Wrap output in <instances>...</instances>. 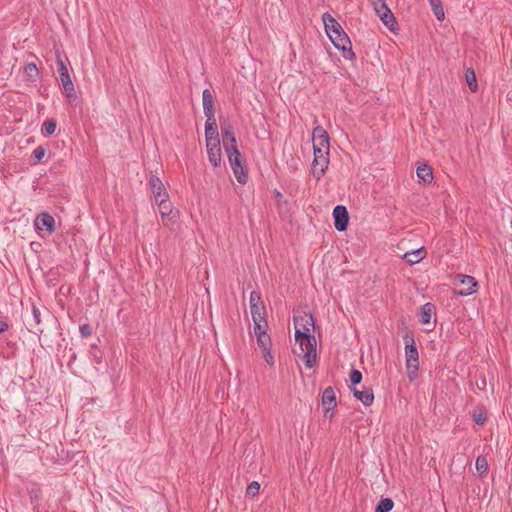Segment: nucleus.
Wrapping results in <instances>:
<instances>
[{
    "instance_id": "393cba45",
    "label": "nucleus",
    "mask_w": 512,
    "mask_h": 512,
    "mask_svg": "<svg viewBox=\"0 0 512 512\" xmlns=\"http://www.w3.org/2000/svg\"><path fill=\"white\" fill-rule=\"evenodd\" d=\"M425 256H426V251H425V248H423V247L416 249V250L406 252L404 254V258L410 264H416V263L420 262L422 259H424Z\"/></svg>"
},
{
    "instance_id": "49530a36",
    "label": "nucleus",
    "mask_w": 512,
    "mask_h": 512,
    "mask_svg": "<svg viewBox=\"0 0 512 512\" xmlns=\"http://www.w3.org/2000/svg\"><path fill=\"white\" fill-rule=\"evenodd\" d=\"M369 1L371 2V4H372V6H373V7H374V6H378L379 4H381V3H384V2H385V0H369Z\"/></svg>"
},
{
    "instance_id": "f03ea898",
    "label": "nucleus",
    "mask_w": 512,
    "mask_h": 512,
    "mask_svg": "<svg viewBox=\"0 0 512 512\" xmlns=\"http://www.w3.org/2000/svg\"><path fill=\"white\" fill-rule=\"evenodd\" d=\"M249 305L254 330H260V325L267 324V321L265 318L266 308L259 291H252L250 293Z\"/></svg>"
},
{
    "instance_id": "f8f14e48",
    "label": "nucleus",
    "mask_w": 512,
    "mask_h": 512,
    "mask_svg": "<svg viewBox=\"0 0 512 512\" xmlns=\"http://www.w3.org/2000/svg\"><path fill=\"white\" fill-rule=\"evenodd\" d=\"M34 225L37 230H43L45 228L49 234L55 231V219L47 212L38 215L34 221Z\"/></svg>"
},
{
    "instance_id": "9b49d317",
    "label": "nucleus",
    "mask_w": 512,
    "mask_h": 512,
    "mask_svg": "<svg viewBox=\"0 0 512 512\" xmlns=\"http://www.w3.org/2000/svg\"><path fill=\"white\" fill-rule=\"evenodd\" d=\"M330 149V137L322 126L313 129V148Z\"/></svg>"
},
{
    "instance_id": "c03bdc74",
    "label": "nucleus",
    "mask_w": 512,
    "mask_h": 512,
    "mask_svg": "<svg viewBox=\"0 0 512 512\" xmlns=\"http://www.w3.org/2000/svg\"><path fill=\"white\" fill-rule=\"evenodd\" d=\"M428 1H429V4H430L431 8L434 7V6H438V5H440L442 3L441 0H428Z\"/></svg>"
},
{
    "instance_id": "39448f33",
    "label": "nucleus",
    "mask_w": 512,
    "mask_h": 512,
    "mask_svg": "<svg viewBox=\"0 0 512 512\" xmlns=\"http://www.w3.org/2000/svg\"><path fill=\"white\" fill-rule=\"evenodd\" d=\"M314 159L312 162V174L316 180H320L325 174L329 165V150L322 149L321 147L313 148Z\"/></svg>"
},
{
    "instance_id": "5701e85b",
    "label": "nucleus",
    "mask_w": 512,
    "mask_h": 512,
    "mask_svg": "<svg viewBox=\"0 0 512 512\" xmlns=\"http://www.w3.org/2000/svg\"><path fill=\"white\" fill-rule=\"evenodd\" d=\"M41 323V312L38 307L32 304L31 311V320H28L29 330L36 333L37 331H41L38 326Z\"/></svg>"
},
{
    "instance_id": "58836bf2",
    "label": "nucleus",
    "mask_w": 512,
    "mask_h": 512,
    "mask_svg": "<svg viewBox=\"0 0 512 512\" xmlns=\"http://www.w3.org/2000/svg\"><path fill=\"white\" fill-rule=\"evenodd\" d=\"M374 10L379 17L383 15V12L385 13L391 11L386 2L381 3L378 6H374Z\"/></svg>"
},
{
    "instance_id": "6ab92c4d",
    "label": "nucleus",
    "mask_w": 512,
    "mask_h": 512,
    "mask_svg": "<svg viewBox=\"0 0 512 512\" xmlns=\"http://www.w3.org/2000/svg\"><path fill=\"white\" fill-rule=\"evenodd\" d=\"M406 367L410 381L417 378L419 369V354H406Z\"/></svg>"
},
{
    "instance_id": "ddd939ff",
    "label": "nucleus",
    "mask_w": 512,
    "mask_h": 512,
    "mask_svg": "<svg viewBox=\"0 0 512 512\" xmlns=\"http://www.w3.org/2000/svg\"><path fill=\"white\" fill-rule=\"evenodd\" d=\"M457 278L460 279V284L465 286L464 288L455 291L457 295L469 296L476 292L475 287L477 286V282L474 277L469 275H458Z\"/></svg>"
},
{
    "instance_id": "c85d7f7f",
    "label": "nucleus",
    "mask_w": 512,
    "mask_h": 512,
    "mask_svg": "<svg viewBox=\"0 0 512 512\" xmlns=\"http://www.w3.org/2000/svg\"><path fill=\"white\" fill-rule=\"evenodd\" d=\"M56 126H57V124L54 119H46L42 124L41 132L45 136H50V135L54 134V132L56 130Z\"/></svg>"
},
{
    "instance_id": "7c9ffc66",
    "label": "nucleus",
    "mask_w": 512,
    "mask_h": 512,
    "mask_svg": "<svg viewBox=\"0 0 512 512\" xmlns=\"http://www.w3.org/2000/svg\"><path fill=\"white\" fill-rule=\"evenodd\" d=\"M475 466H476L477 472L480 473L481 475L487 473L488 461H487L486 457L478 456L476 459Z\"/></svg>"
},
{
    "instance_id": "f3484780",
    "label": "nucleus",
    "mask_w": 512,
    "mask_h": 512,
    "mask_svg": "<svg viewBox=\"0 0 512 512\" xmlns=\"http://www.w3.org/2000/svg\"><path fill=\"white\" fill-rule=\"evenodd\" d=\"M336 394L332 387H327L322 394V407L325 413L331 412L335 409Z\"/></svg>"
},
{
    "instance_id": "7ed1b4c3",
    "label": "nucleus",
    "mask_w": 512,
    "mask_h": 512,
    "mask_svg": "<svg viewBox=\"0 0 512 512\" xmlns=\"http://www.w3.org/2000/svg\"><path fill=\"white\" fill-rule=\"evenodd\" d=\"M229 164L233 170L234 176L240 184H246L248 180V172L245 160L238 149L226 152Z\"/></svg>"
},
{
    "instance_id": "20e7f679",
    "label": "nucleus",
    "mask_w": 512,
    "mask_h": 512,
    "mask_svg": "<svg viewBox=\"0 0 512 512\" xmlns=\"http://www.w3.org/2000/svg\"><path fill=\"white\" fill-rule=\"evenodd\" d=\"M56 63L60 75V82L62 84L63 92L68 101L72 102L76 99V91L74 88V84L71 80V77L69 75L68 69L59 53L56 54Z\"/></svg>"
},
{
    "instance_id": "423d86ee",
    "label": "nucleus",
    "mask_w": 512,
    "mask_h": 512,
    "mask_svg": "<svg viewBox=\"0 0 512 512\" xmlns=\"http://www.w3.org/2000/svg\"><path fill=\"white\" fill-rule=\"evenodd\" d=\"M293 322L295 334H298V332H314V318L311 313L298 310L293 315Z\"/></svg>"
},
{
    "instance_id": "dca6fc26",
    "label": "nucleus",
    "mask_w": 512,
    "mask_h": 512,
    "mask_svg": "<svg viewBox=\"0 0 512 512\" xmlns=\"http://www.w3.org/2000/svg\"><path fill=\"white\" fill-rule=\"evenodd\" d=\"M149 187L155 197V201L158 202V199L161 198H169V195L164 187L162 181L155 175H152L148 181Z\"/></svg>"
},
{
    "instance_id": "2f4dec72",
    "label": "nucleus",
    "mask_w": 512,
    "mask_h": 512,
    "mask_svg": "<svg viewBox=\"0 0 512 512\" xmlns=\"http://www.w3.org/2000/svg\"><path fill=\"white\" fill-rule=\"evenodd\" d=\"M301 360L307 368H312L317 362V354H300Z\"/></svg>"
},
{
    "instance_id": "c756f323",
    "label": "nucleus",
    "mask_w": 512,
    "mask_h": 512,
    "mask_svg": "<svg viewBox=\"0 0 512 512\" xmlns=\"http://www.w3.org/2000/svg\"><path fill=\"white\" fill-rule=\"evenodd\" d=\"M394 502L390 498H384L379 501L376 506L375 512H389L392 510Z\"/></svg>"
},
{
    "instance_id": "79ce46f5",
    "label": "nucleus",
    "mask_w": 512,
    "mask_h": 512,
    "mask_svg": "<svg viewBox=\"0 0 512 512\" xmlns=\"http://www.w3.org/2000/svg\"><path fill=\"white\" fill-rule=\"evenodd\" d=\"M264 355H265V361L269 365H273L274 364V354H264Z\"/></svg>"
},
{
    "instance_id": "a211bd4d",
    "label": "nucleus",
    "mask_w": 512,
    "mask_h": 512,
    "mask_svg": "<svg viewBox=\"0 0 512 512\" xmlns=\"http://www.w3.org/2000/svg\"><path fill=\"white\" fill-rule=\"evenodd\" d=\"M202 105L205 117L215 116L213 94L208 88L202 92Z\"/></svg>"
},
{
    "instance_id": "a19ab883",
    "label": "nucleus",
    "mask_w": 512,
    "mask_h": 512,
    "mask_svg": "<svg viewBox=\"0 0 512 512\" xmlns=\"http://www.w3.org/2000/svg\"><path fill=\"white\" fill-rule=\"evenodd\" d=\"M274 198H275V201L277 203H280L282 201V199H283V195H282V193L280 191L275 190L274 191Z\"/></svg>"
},
{
    "instance_id": "4468645a",
    "label": "nucleus",
    "mask_w": 512,
    "mask_h": 512,
    "mask_svg": "<svg viewBox=\"0 0 512 512\" xmlns=\"http://www.w3.org/2000/svg\"><path fill=\"white\" fill-rule=\"evenodd\" d=\"M159 207L160 215L163 219L164 225H169V222H172L175 218V214H173L172 205L169 201V198H161L156 202Z\"/></svg>"
},
{
    "instance_id": "412c9836",
    "label": "nucleus",
    "mask_w": 512,
    "mask_h": 512,
    "mask_svg": "<svg viewBox=\"0 0 512 512\" xmlns=\"http://www.w3.org/2000/svg\"><path fill=\"white\" fill-rule=\"evenodd\" d=\"M205 137L206 141L213 140V137L219 138L217 122L215 116L206 117L205 122Z\"/></svg>"
},
{
    "instance_id": "473e14b6",
    "label": "nucleus",
    "mask_w": 512,
    "mask_h": 512,
    "mask_svg": "<svg viewBox=\"0 0 512 512\" xmlns=\"http://www.w3.org/2000/svg\"><path fill=\"white\" fill-rule=\"evenodd\" d=\"M473 419L477 424L482 425L486 421V413L482 409L474 410Z\"/></svg>"
},
{
    "instance_id": "4be33fe9",
    "label": "nucleus",
    "mask_w": 512,
    "mask_h": 512,
    "mask_svg": "<svg viewBox=\"0 0 512 512\" xmlns=\"http://www.w3.org/2000/svg\"><path fill=\"white\" fill-rule=\"evenodd\" d=\"M354 397L361 401L365 406H370L374 400L372 389L366 388L364 390H353Z\"/></svg>"
},
{
    "instance_id": "a878e982",
    "label": "nucleus",
    "mask_w": 512,
    "mask_h": 512,
    "mask_svg": "<svg viewBox=\"0 0 512 512\" xmlns=\"http://www.w3.org/2000/svg\"><path fill=\"white\" fill-rule=\"evenodd\" d=\"M24 74L26 80L28 81H36L39 77V70L35 63H28L24 67Z\"/></svg>"
},
{
    "instance_id": "37998d69",
    "label": "nucleus",
    "mask_w": 512,
    "mask_h": 512,
    "mask_svg": "<svg viewBox=\"0 0 512 512\" xmlns=\"http://www.w3.org/2000/svg\"><path fill=\"white\" fill-rule=\"evenodd\" d=\"M7 329H8V324L5 321L0 320V333L5 332Z\"/></svg>"
},
{
    "instance_id": "b1692460",
    "label": "nucleus",
    "mask_w": 512,
    "mask_h": 512,
    "mask_svg": "<svg viewBox=\"0 0 512 512\" xmlns=\"http://www.w3.org/2000/svg\"><path fill=\"white\" fill-rule=\"evenodd\" d=\"M418 178L426 184H429L433 180L432 168L427 164H422L417 168Z\"/></svg>"
},
{
    "instance_id": "6e6552de",
    "label": "nucleus",
    "mask_w": 512,
    "mask_h": 512,
    "mask_svg": "<svg viewBox=\"0 0 512 512\" xmlns=\"http://www.w3.org/2000/svg\"><path fill=\"white\" fill-rule=\"evenodd\" d=\"M206 148L209 162L218 167L221 164V147L219 138L213 137V140L206 141Z\"/></svg>"
},
{
    "instance_id": "1a4fd4ad",
    "label": "nucleus",
    "mask_w": 512,
    "mask_h": 512,
    "mask_svg": "<svg viewBox=\"0 0 512 512\" xmlns=\"http://www.w3.org/2000/svg\"><path fill=\"white\" fill-rule=\"evenodd\" d=\"M295 340L302 352H317L316 338L313 333L298 332L295 334Z\"/></svg>"
},
{
    "instance_id": "0eeeda50",
    "label": "nucleus",
    "mask_w": 512,
    "mask_h": 512,
    "mask_svg": "<svg viewBox=\"0 0 512 512\" xmlns=\"http://www.w3.org/2000/svg\"><path fill=\"white\" fill-rule=\"evenodd\" d=\"M334 227L337 231H345L349 224V214L345 206L337 205L333 209Z\"/></svg>"
},
{
    "instance_id": "9d476101",
    "label": "nucleus",
    "mask_w": 512,
    "mask_h": 512,
    "mask_svg": "<svg viewBox=\"0 0 512 512\" xmlns=\"http://www.w3.org/2000/svg\"><path fill=\"white\" fill-rule=\"evenodd\" d=\"M221 131H222V138H223V145L226 152L233 151L237 148V141L236 137L233 131V126L227 122L221 124Z\"/></svg>"
},
{
    "instance_id": "e433bc0d",
    "label": "nucleus",
    "mask_w": 512,
    "mask_h": 512,
    "mask_svg": "<svg viewBox=\"0 0 512 512\" xmlns=\"http://www.w3.org/2000/svg\"><path fill=\"white\" fill-rule=\"evenodd\" d=\"M432 11H433L435 17L439 21H442L444 19L445 13H444V9H443L442 3L440 5H438V6L432 7Z\"/></svg>"
},
{
    "instance_id": "f257e3e1",
    "label": "nucleus",
    "mask_w": 512,
    "mask_h": 512,
    "mask_svg": "<svg viewBox=\"0 0 512 512\" xmlns=\"http://www.w3.org/2000/svg\"><path fill=\"white\" fill-rule=\"evenodd\" d=\"M322 20L326 34L335 48L342 51V56L345 59H355L356 55L352 50L350 38L337 20L327 12L322 15Z\"/></svg>"
},
{
    "instance_id": "f704fd0d",
    "label": "nucleus",
    "mask_w": 512,
    "mask_h": 512,
    "mask_svg": "<svg viewBox=\"0 0 512 512\" xmlns=\"http://www.w3.org/2000/svg\"><path fill=\"white\" fill-rule=\"evenodd\" d=\"M46 150L43 146H38L34 149L32 156L35 159L36 163H39L42 161L43 157L45 156Z\"/></svg>"
},
{
    "instance_id": "ea45409f",
    "label": "nucleus",
    "mask_w": 512,
    "mask_h": 512,
    "mask_svg": "<svg viewBox=\"0 0 512 512\" xmlns=\"http://www.w3.org/2000/svg\"><path fill=\"white\" fill-rule=\"evenodd\" d=\"M405 352H418L414 340H411V344L405 345Z\"/></svg>"
},
{
    "instance_id": "aec40b11",
    "label": "nucleus",
    "mask_w": 512,
    "mask_h": 512,
    "mask_svg": "<svg viewBox=\"0 0 512 512\" xmlns=\"http://www.w3.org/2000/svg\"><path fill=\"white\" fill-rule=\"evenodd\" d=\"M435 314V306L434 304L427 302L420 307V311L418 313L419 322L423 325H428L431 323L432 315Z\"/></svg>"
},
{
    "instance_id": "4c0bfd02",
    "label": "nucleus",
    "mask_w": 512,
    "mask_h": 512,
    "mask_svg": "<svg viewBox=\"0 0 512 512\" xmlns=\"http://www.w3.org/2000/svg\"><path fill=\"white\" fill-rule=\"evenodd\" d=\"M362 380V374L360 371L358 370H352V372L350 373V381L353 385H357L361 382Z\"/></svg>"
},
{
    "instance_id": "cd10ccee",
    "label": "nucleus",
    "mask_w": 512,
    "mask_h": 512,
    "mask_svg": "<svg viewBox=\"0 0 512 512\" xmlns=\"http://www.w3.org/2000/svg\"><path fill=\"white\" fill-rule=\"evenodd\" d=\"M465 78L467 85L472 92H476L478 89L476 74L473 69L469 68L465 72Z\"/></svg>"
},
{
    "instance_id": "2eb2a0df",
    "label": "nucleus",
    "mask_w": 512,
    "mask_h": 512,
    "mask_svg": "<svg viewBox=\"0 0 512 512\" xmlns=\"http://www.w3.org/2000/svg\"><path fill=\"white\" fill-rule=\"evenodd\" d=\"M268 324L260 325V330H254L257 337V343L262 352H271L272 342L270 336L266 332Z\"/></svg>"
},
{
    "instance_id": "a18cd8bd",
    "label": "nucleus",
    "mask_w": 512,
    "mask_h": 512,
    "mask_svg": "<svg viewBox=\"0 0 512 512\" xmlns=\"http://www.w3.org/2000/svg\"><path fill=\"white\" fill-rule=\"evenodd\" d=\"M411 340H414V339H413V337H412L411 335L406 334V335L404 336V343H405V345H407V344H411Z\"/></svg>"
},
{
    "instance_id": "c9c22d12",
    "label": "nucleus",
    "mask_w": 512,
    "mask_h": 512,
    "mask_svg": "<svg viewBox=\"0 0 512 512\" xmlns=\"http://www.w3.org/2000/svg\"><path fill=\"white\" fill-rule=\"evenodd\" d=\"M79 331L82 337L87 338L92 335V327L88 323L80 325Z\"/></svg>"
},
{
    "instance_id": "72a5a7b5",
    "label": "nucleus",
    "mask_w": 512,
    "mask_h": 512,
    "mask_svg": "<svg viewBox=\"0 0 512 512\" xmlns=\"http://www.w3.org/2000/svg\"><path fill=\"white\" fill-rule=\"evenodd\" d=\"M259 490H260V484L257 481H252L248 485V487L246 489V493H247V495L254 497L259 493Z\"/></svg>"
},
{
    "instance_id": "bb28decb",
    "label": "nucleus",
    "mask_w": 512,
    "mask_h": 512,
    "mask_svg": "<svg viewBox=\"0 0 512 512\" xmlns=\"http://www.w3.org/2000/svg\"><path fill=\"white\" fill-rule=\"evenodd\" d=\"M383 24L390 30L394 31L395 27L397 26L396 18L394 17L392 11L389 12H383V15L379 17Z\"/></svg>"
}]
</instances>
